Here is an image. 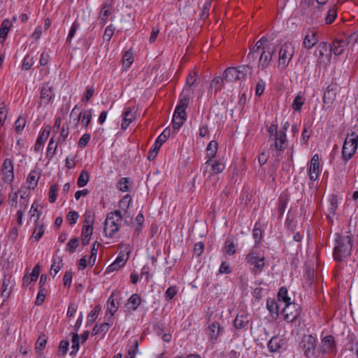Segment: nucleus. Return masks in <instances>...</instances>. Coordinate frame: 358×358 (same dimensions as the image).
I'll return each mask as SVG.
<instances>
[{"instance_id": "8", "label": "nucleus", "mask_w": 358, "mask_h": 358, "mask_svg": "<svg viewBox=\"0 0 358 358\" xmlns=\"http://www.w3.org/2000/svg\"><path fill=\"white\" fill-rule=\"evenodd\" d=\"M357 148V143L355 141L347 137L343 143L342 150V157L343 160L348 162L355 155Z\"/></svg>"}, {"instance_id": "33", "label": "nucleus", "mask_w": 358, "mask_h": 358, "mask_svg": "<svg viewBox=\"0 0 358 358\" xmlns=\"http://www.w3.org/2000/svg\"><path fill=\"white\" fill-rule=\"evenodd\" d=\"M44 234V228L42 224H40L38 221H35V227L32 234V237L38 241Z\"/></svg>"}, {"instance_id": "15", "label": "nucleus", "mask_w": 358, "mask_h": 358, "mask_svg": "<svg viewBox=\"0 0 358 358\" xmlns=\"http://www.w3.org/2000/svg\"><path fill=\"white\" fill-rule=\"evenodd\" d=\"M320 174L319 157L315 155L310 160L308 168V176L311 181H315Z\"/></svg>"}, {"instance_id": "11", "label": "nucleus", "mask_w": 358, "mask_h": 358, "mask_svg": "<svg viewBox=\"0 0 358 358\" xmlns=\"http://www.w3.org/2000/svg\"><path fill=\"white\" fill-rule=\"evenodd\" d=\"M223 328L220 327L218 322H214L209 324L206 329V334L208 336L209 341L212 343H215L222 334Z\"/></svg>"}, {"instance_id": "48", "label": "nucleus", "mask_w": 358, "mask_h": 358, "mask_svg": "<svg viewBox=\"0 0 358 358\" xmlns=\"http://www.w3.org/2000/svg\"><path fill=\"white\" fill-rule=\"evenodd\" d=\"M34 57L29 54L27 55L22 62V69L28 71L34 64Z\"/></svg>"}, {"instance_id": "47", "label": "nucleus", "mask_w": 358, "mask_h": 358, "mask_svg": "<svg viewBox=\"0 0 358 358\" xmlns=\"http://www.w3.org/2000/svg\"><path fill=\"white\" fill-rule=\"evenodd\" d=\"M337 16V8L333 6L331 7L328 12L327 15L326 16V23L328 24H331L336 19Z\"/></svg>"}, {"instance_id": "9", "label": "nucleus", "mask_w": 358, "mask_h": 358, "mask_svg": "<svg viewBox=\"0 0 358 358\" xmlns=\"http://www.w3.org/2000/svg\"><path fill=\"white\" fill-rule=\"evenodd\" d=\"M2 179L6 183L10 184L14 179V168L12 161L6 159L1 166Z\"/></svg>"}, {"instance_id": "32", "label": "nucleus", "mask_w": 358, "mask_h": 358, "mask_svg": "<svg viewBox=\"0 0 358 358\" xmlns=\"http://www.w3.org/2000/svg\"><path fill=\"white\" fill-rule=\"evenodd\" d=\"M118 308V304L115 303L114 299V293L108 299L107 302V311L110 313V316H113Z\"/></svg>"}, {"instance_id": "57", "label": "nucleus", "mask_w": 358, "mask_h": 358, "mask_svg": "<svg viewBox=\"0 0 358 358\" xmlns=\"http://www.w3.org/2000/svg\"><path fill=\"white\" fill-rule=\"evenodd\" d=\"M115 28L113 24H110L106 27L104 34H103V40L109 42L114 34Z\"/></svg>"}, {"instance_id": "64", "label": "nucleus", "mask_w": 358, "mask_h": 358, "mask_svg": "<svg viewBox=\"0 0 358 358\" xmlns=\"http://www.w3.org/2000/svg\"><path fill=\"white\" fill-rule=\"evenodd\" d=\"M79 215L76 211H70L66 216V220L70 224H75L78 219Z\"/></svg>"}, {"instance_id": "4", "label": "nucleus", "mask_w": 358, "mask_h": 358, "mask_svg": "<svg viewBox=\"0 0 358 358\" xmlns=\"http://www.w3.org/2000/svg\"><path fill=\"white\" fill-rule=\"evenodd\" d=\"M316 338L311 335L306 336L301 343V347L306 358H315Z\"/></svg>"}, {"instance_id": "38", "label": "nucleus", "mask_w": 358, "mask_h": 358, "mask_svg": "<svg viewBox=\"0 0 358 358\" xmlns=\"http://www.w3.org/2000/svg\"><path fill=\"white\" fill-rule=\"evenodd\" d=\"M50 129H44L42 134L38 136L36 145L35 150H38L40 147L44 143V142L48 139L50 134Z\"/></svg>"}, {"instance_id": "25", "label": "nucleus", "mask_w": 358, "mask_h": 358, "mask_svg": "<svg viewBox=\"0 0 358 358\" xmlns=\"http://www.w3.org/2000/svg\"><path fill=\"white\" fill-rule=\"evenodd\" d=\"M186 120V113H176L174 111L173 120H172V125L173 129L175 131H178L181 126L184 124L185 120Z\"/></svg>"}, {"instance_id": "58", "label": "nucleus", "mask_w": 358, "mask_h": 358, "mask_svg": "<svg viewBox=\"0 0 358 358\" xmlns=\"http://www.w3.org/2000/svg\"><path fill=\"white\" fill-rule=\"evenodd\" d=\"M178 288L176 286L169 287L165 292V298L167 301H171L177 294Z\"/></svg>"}, {"instance_id": "19", "label": "nucleus", "mask_w": 358, "mask_h": 358, "mask_svg": "<svg viewBox=\"0 0 358 358\" xmlns=\"http://www.w3.org/2000/svg\"><path fill=\"white\" fill-rule=\"evenodd\" d=\"M318 42L317 34L315 31L309 30L303 42V45L306 49L312 48Z\"/></svg>"}, {"instance_id": "23", "label": "nucleus", "mask_w": 358, "mask_h": 358, "mask_svg": "<svg viewBox=\"0 0 358 358\" xmlns=\"http://www.w3.org/2000/svg\"><path fill=\"white\" fill-rule=\"evenodd\" d=\"M329 49L330 46L329 45L328 43L322 42L319 44L315 52V56L318 57L319 62H322L324 55H326V57H327Z\"/></svg>"}, {"instance_id": "10", "label": "nucleus", "mask_w": 358, "mask_h": 358, "mask_svg": "<svg viewBox=\"0 0 358 358\" xmlns=\"http://www.w3.org/2000/svg\"><path fill=\"white\" fill-rule=\"evenodd\" d=\"M285 320L287 322H292L300 315L299 306L296 303L287 304L283 310Z\"/></svg>"}, {"instance_id": "42", "label": "nucleus", "mask_w": 358, "mask_h": 358, "mask_svg": "<svg viewBox=\"0 0 358 358\" xmlns=\"http://www.w3.org/2000/svg\"><path fill=\"white\" fill-rule=\"evenodd\" d=\"M89 179V173L85 170H83L77 180L78 186L79 187H83L85 186L87 184Z\"/></svg>"}, {"instance_id": "31", "label": "nucleus", "mask_w": 358, "mask_h": 358, "mask_svg": "<svg viewBox=\"0 0 358 358\" xmlns=\"http://www.w3.org/2000/svg\"><path fill=\"white\" fill-rule=\"evenodd\" d=\"M281 347L280 341L277 336H273L268 343V348L272 352H278Z\"/></svg>"}, {"instance_id": "12", "label": "nucleus", "mask_w": 358, "mask_h": 358, "mask_svg": "<svg viewBox=\"0 0 358 358\" xmlns=\"http://www.w3.org/2000/svg\"><path fill=\"white\" fill-rule=\"evenodd\" d=\"M336 96V89L333 85H329L323 95L322 108L327 110L333 104Z\"/></svg>"}, {"instance_id": "50", "label": "nucleus", "mask_w": 358, "mask_h": 358, "mask_svg": "<svg viewBox=\"0 0 358 358\" xmlns=\"http://www.w3.org/2000/svg\"><path fill=\"white\" fill-rule=\"evenodd\" d=\"M99 246V243L97 241H96L94 243L92 248L91 249V255L89 259V264H91L92 266H93L96 262Z\"/></svg>"}, {"instance_id": "37", "label": "nucleus", "mask_w": 358, "mask_h": 358, "mask_svg": "<svg viewBox=\"0 0 358 358\" xmlns=\"http://www.w3.org/2000/svg\"><path fill=\"white\" fill-rule=\"evenodd\" d=\"M100 311L101 307L99 305L96 306L93 310L90 311L87 316V325H90L95 321L98 317Z\"/></svg>"}, {"instance_id": "43", "label": "nucleus", "mask_w": 358, "mask_h": 358, "mask_svg": "<svg viewBox=\"0 0 358 358\" xmlns=\"http://www.w3.org/2000/svg\"><path fill=\"white\" fill-rule=\"evenodd\" d=\"M134 62L133 55L130 52H127L122 58V66L127 70L128 69Z\"/></svg>"}, {"instance_id": "60", "label": "nucleus", "mask_w": 358, "mask_h": 358, "mask_svg": "<svg viewBox=\"0 0 358 358\" xmlns=\"http://www.w3.org/2000/svg\"><path fill=\"white\" fill-rule=\"evenodd\" d=\"M266 308L271 314H278V306L274 300H268Z\"/></svg>"}, {"instance_id": "21", "label": "nucleus", "mask_w": 358, "mask_h": 358, "mask_svg": "<svg viewBox=\"0 0 358 358\" xmlns=\"http://www.w3.org/2000/svg\"><path fill=\"white\" fill-rule=\"evenodd\" d=\"M268 41L266 37L263 36L262 37L255 45V46L250 50V53L248 54V57H252L253 59L256 58V56H255V53H259V52H262L264 50V45H268Z\"/></svg>"}, {"instance_id": "34", "label": "nucleus", "mask_w": 358, "mask_h": 358, "mask_svg": "<svg viewBox=\"0 0 358 358\" xmlns=\"http://www.w3.org/2000/svg\"><path fill=\"white\" fill-rule=\"evenodd\" d=\"M132 201V198L129 194L124 195L119 202L120 208L124 211L126 213L127 212L128 208H129L131 203Z\"/></svg>"}, {"instance_id": "63", "label": "nucleus", "mask_w": 358, "mask_h": 358, "mask_svg": "<svg viewBox=\"0 0 358 358\" xmlns=\"http://www.w3.org/2000/svg\"><path fill=\"white\" fill-rule=\"evenodd\" d=\"M210 6H211V1L210 0H207L204 3V4L203 5V7H202V11H201V13L200 15L201 19H205L206 17H208V12H209V10L210 8Z\"/></svg>"}, {"instance_id": "13", "label": "nucleus", "mask_w": 358, "mask_h": 358, "mask_svg": "<svg viewBox=\"0 0 358 358\" xmlns=\"http://www.w3.org/2000/svg\"><path fill=\"white\" fill-rule=\"evenodd\" d=\"M15 281L12 276L10 275H5L4 279L2 284L1 296L3 298V302L8 299L13 290V287L15 286Z\"/></svg>"}, {"instance_id": "3", "label": "nucleus", "mask_w": 358, "mask_h": 358, "mask_svg": "<svg viewBox=\"0 0 358 358\" xmlns=\"http://www.w3.org/2000/svg\"><path fill=\"white\" fill-rule=\"evenodd\" d=\"M294 53V47L291 43H285L280 48L278 66L285 69L289 64Z\"/></svg>"}, {"instance_id": "22", "label": "nucleus", "mask_w": 358, "mask_h": 358, "mask_svg": "<svg viewBox=\"0 0 358 358\" xmlns=\"http://www.w3.org/2000/svg\"><path fill=\"white\" fill-rule=\"evenodd\" d=\"M225 169V165L220 162H217L216 163H213V161L212 160V162L210 163V166L207 169V171L205 172L206 169H203V174L204 176L206 175V173H209L208 177H210L211 175L218 174L224 171Z\"/></svg>"}, {"instance_id": "45", "label": "nucleus", "mask_w": 358, "mask_h": 358, "mask_svg": "<svg viewBox=\"0 0 358 358\" xmlns=\"http://www.w3.org/2000/svg\"><path fill=\"white\" fill-rule=\"evenodd\" d=\"M287 205V196H280L278 201V212L279 216H282Z\"/></svg>"}, {"instance_id": "2", "label": "nucleus", "mask_w": 358, "mask_h": 358, "mask_svg": "<svg viewBox=\"0 0 358 358\" xmlns=\"http://www.w3.org/2000/svg\"><path fill=\"white\" fill-rule=\"evenodd\" d=\"M245 261L254 266V272H261L264 267V255L262 251L254 247L247 255Z\"/></svg>"}, {"instance_id": "1", "label": "nucleus", "mask_w": 358, "mask_h": 358, "mask_svg": "<svg viewBox=\"0 0 358 358\" xmlns=\"http://www.w3.org/2000/svg\"><path fill=\"white\" fill-rule=\"evenodd\" d=\"M336 245L334 248V258L336 261H342L351 254L352 241L350 236L336 234Z\"/></svg>"}, {"instance_id": "46", "label": "nucleus", "mask_w": 358, "mask_h": 358, "mask_svg": "<svg viewBox=\"0 0 358 358\" xmlns=\"http://www.w3.org/2000/svg\"><path fill=\"white\" fill-rule=\"evenodd\" d=\"M110 15V12L109 10L108 6L105 4L102 7V8L100 11V15H99V18H100L102 25L106 24V23L107 22V19Z\"/></svg>"}, {"instance_id": "28", "label": "nucleus", "mask_w": 358, "mask_h": 358, "mask_svg": "<svg viewBox=\"0 0 358 358\" xmlns=\"http://www.w3.org/2000/svg\"><path fill=\"white\" fill-rule=\"evenodd\" d=\"M125 263L126 259L124 258V256H118L116 258L115 261L107 267L106 271L108 273H110L114 271H117L120 269L121 267H122L125 264Z\"/></svg>"}, {"instance_id": "24", "label": "nucleus", "mask_w": 358, "mask_h": 358, "mask_svg": "<svg viewBox=\"0 0 358 358\" xmlns=\"http://www.w3.org/2000/svg\"><path fill=\"white\" fill-rule=\"evenodd\" d=\"M141 302V299L140 296L137 294H134L131 296V297L128 299L125 306L127 310H135L139 306Z\"/></svg>"}, {"instance_id": "16", "label": "nucleus", "mask_w": 358, "mask_h": 358, "mask_svg": "<svg viewBox=\"0 0 358 358\" xmlns=\"http://www.w3.org/2000/svg\"><path fill=\"white\" fill-rule=\"evenodd\" d=\"M217 151V143L215 141L209 142L206 148V157L208 158L207 162L203 166V169H206L205 172L212 162V159L215 157Z\"/></svg>"}, {"instance_id": "7", "label": "nucleus", "mask_w": 358, "mask_h": 358, "mask_svg": "<svg viewBox=\"0 0 358 358\" xmlns=\"http://www.w3.org/2000/svg\"><path fill=\"white\" fill-rule=\"evenodd\" d=\"M274 52V46L271 45L270 43H268V45H264V50H262L261 52L259 61V66L262 69H264L269 66Z\"/></svg>"}, {"instance_id": "18", "label": "nucleus", "mask_w": 358, "mask_h": 358, "mask_svg": "<svg viewBox=\"0 0 358 358\" xmlns=\"http://www.w3.org/2000/svg\"><path fill=\"white\" fill-rule=\"evenodd\" d=\"M190 92L183 91L180 94V99L178 105L176 108V113H186L185 109L187 108L189 102Z\"/></svg>"}, {"instance_id": "54", "label": "nucleus", "mask_w": 358, "mask_h": 358, "mask_svg": "<svg viewBox=\"0 0 358 358\" xmlns=\"http://www.w3.org/2000/svg\"><path fill=\"white\" fill-rule=\"evenodd\" d=\"M46 344V338L45 336H40L36 343V351L37 353H41L43 350L45 348Z\"/></svg>"}, {"instance_id": "20", "label": "nucleus", "mask_w": 358, "mask_h": 358, "mask_svg": "<svg viewBox=\"0 0 358 358\" xmlns=\"http://www.w3.org/2000/svg\"><path fill=\"white\" fill-rule=\"evenodd\" d=\"M54 97V94L52 92V88L50 86L45 85L43 86L41 92V105H48L50 103L52 99Z\"/></svg>"}, {"instance_id": "27", "label": "nucleus", "mask_w": 358, "mask_h": 358, "mask_svg": "<svg viewBox=\"0 0 358 358\" xmlns=\"http://www.w3.org/2000/svg\"><path fill=\"white\" fill-rule=\"evenodd\" d=\"M40 176L41 173L36 170H33L29 173L27 182L29 184V189H34L36 187Z\"/></svg>"}, {"instance_id": "44", "label": "nucleus", "mask_w": 358, "mask_h": 358, "mask_svg": "<svg viewBox=\"0 0 358 358\" xmlns=\"http://www.w3.org/2000/svg\"><path fill=\"white\" fill-rule=\"evenodd\" d=\"M11 26V23L9 20H5L3 21L0 28V38L5 39L8 35V31Z\"/></svg>"}, {"instance_id": "36", "label": "nucleus", "mask_w": 358, "mask_h": 358, "mask_svg": "<svg viewBox=\"0 0 358 358\" xmlns=\"http://www.w3.org/2000/svg\"><path fill=\"white\" fill-rule=\"evenodd\" d=\"M278 301L285 303V306L287 304L291 303V299L288 297L287 289L285 287H280L278 294Z\"/></svg>"}, {"instance_id": "30", "label": "nucleus", "mask_w": 358, "mask_h": 358, "mask_svg": "<svg viewBox=\"0 0 358 358\" xmlns=\"http://www.w3.org/2000/svg\"><path fill=\"white\" fill-rule=\"evenodd\" d=\"M248 323V317L244 315H238L234 321L235 328L238 329L244 328Z\"/></svg>"}, {"instance_id": "53", "label": "nucleus", "mask_w": 358, "mask_h": 358, "mask_svg": "<svg viewBox=\"0 0 358 358\" xmlns=\"http://www.w3.org/2000/svg\"><path fill=\"white\" fill-rule=\"evenodd\" d=\"M129 178H122L118 182L117 187L119 190L124 192H127L129 190Z\"/></svg>"}, {"instance_id": "41", "label": "nucleus", "mask_w": 358, "mask_h": 358, "mask_svg": "<svg viewBox=\"0 0 358 358\" xmlns=\"http://www.w3.org/2000/svg\"><path fill=\"white\" fill-rule=\"evenodd\" d=\"M337 199L335 196H331L329 199V206H328V215L327 217L330 219L331 215H334L337 209Z\"/></svg>"}, {"instance_id": "52", "label": "nucleus", "mask_w": 358, "mask_h": 358, "mask_svg": "<svg viewBox=\"0 0 358 358\" xmlns=\"http://www.w3.org/2000/svg\"><path fill=\"white\" fill-rule=\"evenodd\" d=\"M62 265L63 263L61 259H59L58 262H56V259H54L50 268V275L55 277L61 269Z\"/></svg>"}, {"instance_id": "51", "label": "nucleus", "mask_w": 358, "mask_h": 358, "mask_svg": "<svg viewBox=\"0 0 358 358\" xmlns=\"http://www.w3.org/2000/svg\"><path fill=\"white\" fill-rule=\"evenodd\" d=\"M304 104V99L301 94H298L294 99L292 108L294 110L299 111Z\"/></svg>"}, {"instance_id": "62", "label": "nucleus", "mask_w": 358, "mask_h": 358, "mask_svg": "<svg viewBox=\"0 0 358 358\" xmlns=\"http://www.w3.org/2000/svg\"><path fill=\"white\" fill-rule=\"evenodd\" d=\"M45 289H39L38 293L37 294V297L35 301V304L36 306H41L45 301Z\"/></svg>"}, {"instance_id": "26", "label": "nucleus", "mask_w": 358, "mask_h": 358, "mask_svg": "<svg viewBox=\"0 0 358 358\" xmlns=\"http://www.w3.org/2000/svg\"><path fill=\"white\" fill-rule=\"evenodd\" d=\"M198 74L196 71L190 72L186 79V85L184 90L187 92L192 93V87L196 84L197 80Z\"/></svg>"}, {"instance_id": "59", "label": "nucleus", "mask_w": 358, "mask_h": 358, "mask_svg": "<svg viewBox=\"0 0 358 358\" xmlns=\"http://www.w3.org/2000/svg\"><path fill=\"white\" fill-rule=\"evenodd\" d=\"M224 80V77L223 78L221 76L215 77L212 80L210 87H215V90H220L222 87Z\"/></svg>"}, {"instance_id": "39", "label": "nucleus", "mask_w": 358, "mask_h": 358, "mask_svg": "<svg viewBox=\"0 0 358 358\" xmlns=\"http://www.w3.org/2000/svg\"><path fill=\"white\" fill-rule=\"evenodd\" d=\"M92 115H93V110L92 109H87L84 111L83 116H81L82 117L81 124H82L83 127H87L90 124L91 120L92 118Z\"/></svg>"}, {"instance_id": "5", "label": "nucleus", "mask_w": 358, "mask_h": 358, "mask_svg": "<svg viewBox=\"0 0 358 358\" xmlns=\"http://www.w3.org/2000/svg\"><path fill=\"white\" fill-rule=\"evenodd\" d=\"M318 350L322 355L336 352V344L334 336L327 335L322 337Z\"/></svg>"}, {"instance_id": "29", "label": "nucleus", "mask_w": 358, "mask_h": 358, "mask_svg": "<svg viewBox=\"0 0 358 358\" xmlns=\"http://www.w3.org/2000/svg\"><path fill=\"white\" fill-rule=\"evenodd\" d=\"M237 68L230 67L227 69L223 74L224 80L233 82L235 80H238V76L237 74Z\"/></svg>"}, {"instance_id": "55", "label": "nucleus", "mask_w": 358, "mask_h": 358, "mask_svg": "<svg viewBox=\"0 0 358 358\" xmlns=\"http://www.w3.org/2000/svg\"><path fill=\"white\" fill-rule=\"evenodd\" d=\"M26 124V120L22 117H19L15 121L14 124L15 131L17 133H20Z\"/></svg>"}, {"instance_id": "49", "label": "nucleus", "mask_w": 358, "mask_h": 358, "mask_svg": "<svg viewBox=\"0 0 358 358\" xmlns=\"http://www.w3.org/2000/svg\"><path fill=\"white\" fill-rule=\"evenodd\" d=\"M224 251L229 255H233L236 253V246L231 240H226L224 243Z\"/></svg>"}, {"instance_id": "61", "label": "nucleus", "mask_w": 358, "mask_h": 358, "mask_svg": "<svg viewBox=\"0 0 358 358\" xmlns=\"http://www.w3.org/2000/svg\"><path fill=\"white\" fill-rule=\"evenodd\" d=\"M78 245V239L77 238H71L67 243L66 250H69L70 252L73 253L75 252Z\"/></svg>"}, {"instance_id": "56", "label": "nucleus", "mask_w": 358, "mask_h": 358, "mask_svg": "<svg viewBox=\"0 0 358 358\" xmlns=\"http://www.w3.org/2000/svg\"><path fill=\"white\" fill-rule=\"evenodd\" d=\"M81 116L82 112L78 108V105H76L70 113V117L73 118V120L76 121V123L78 124L81 118Z\"/></svg>"}, {"instance_id": "35", "label": "nucleus", "mask_w": 358, "mask_h": 358, "mask_svg": "<svg viewBox=\"0 0 358 358\" xmlns=\"http://www.w3.org/2000/svg\"><path fill=\"white\" fill-rule=\"evenodd\" d=\"M59 143H55L54 138H51L47 150V157L50 159H52L57 153V146Z\"/></svg>"}, {"instance_id": "6", "label": "nucleus", "mask_w": 358, "mask_h": 358, "mask_svg": "<svg viewBox=\"0 0 358 358\" xmlns=\"http://www.w3.org/2000/svg\"><path fill=\"white\" fill-rule=\"evenodd\" d=\"M122 222L117 221L113 215H108L104 222L103 232L107 237H113V236L119 231L120 223Z\"/></svg>"}, {"instance_id": "17", "label": "nucleus", "mask_w": 358, "mask_h": 358, "mask_svg": "<svg viewBox=\"0 0 358 358\" xmlns=\"http://www.w3.org/2000/svg\"><path fill=\"white\" fill-rule=\"evenodd\" d=\"M346 44V42L343 40H335L332 45L330 46L329 52L327 55V60H330L331 53H334L335 55L343 54Z\"/></svg>"}, {"instance_id": "14", "label": "nucleus", "mask_w": 358, "mask_h": 358, "mask_svg": "<svg viewBox=\"0 0 358 358\" xmlns=\"http://www.w3.org/2000/svg\"><path fill=\"white\" fill-rule=\"evenodd\" d=\"M274 140V143L271 145V148L273 147L280 152H283L287 145V135L285 131H279L278 135L271 138Z\"/></svg>"}, {"instance_id": "40", "label": "nucleus", "mask_w": 358, "mask_h": 358, "mask_svg": "<svg viewBox=\"0 0 358 358\" xmlns=\"http://www.w3.org/2000/svg\"><path fill=\"white\" fill-rule=\"evenodd\" d=\"M110 326V324L108 322H104L100 326L96 324L93 328L92 334L97 335L101 333L105 334L109 330Z\"/></svg>"}]
</instances>
